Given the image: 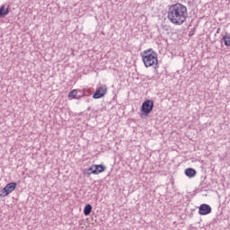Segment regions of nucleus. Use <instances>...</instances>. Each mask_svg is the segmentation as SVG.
Masks as SVG:
<instances>
[{
	"instance_id": "423d86ee",
	"label": "nucleus",
	"mask_w": 230,
	"mask_h": 230,
	"mask_svg": "<svg viewBox=\"0 0 230 230\" xmlns=\"http://www.w3.org/2000/svg\"><path fill=\"white\" fill-rule=\"evenodd\" d=\"M211 211H212L211 206L208 204H201L199 208V213L203 216L209 215Z\"/></svg>"
},
{
	"instance_id": "ddd939ff",
	"label": "nucleus",
	"mask_w": 230,
	"mask_h": 230,
	"mask_svg": "<svg viewBox=\"0 0 230 230\" xmlns=\"http://www.w3.org/2000/svg\"><path fill=\"white\" fill-rule=\"evenodd\" d=\"M8 192L6 190V189L4 187V189H2L0 190V199H4V197H8Z\"/></svg>"
},
{
	"instance_id": "6e6552de",
	"label": "nucleus",
	"mask_w": 230,
	"mask_h": 230,
	"mask_svg": "<svg viewBox=\"0 0 230 230\" xmlns=\"http://www.w3.org/2000/svg\"><path fill=\"white\" fill-rule=\"evenodd\" d=\"M185 175L189 177V179H192V177H195L197 175V171L193 168H187L185 170Z\"/></svg>"
},
{
	"instance_id": "f03ea898",
	"label": "nucleus",
	"mask_w": 230,
	"mask_h": 230,
	"mask_svg": "<svg viewBox=\"0 0 230 230\" xmlns=\"http://www.w3.org/2000/svg\"><path fill=\"white\" fill-rule=\"evenodd\" d=\"M141 56L145 67H152L155 66V69H157V66L159 64V60L157 59V52L154 51L152 49H148L144 50Z\"/></svg>"
},
{
	"instance_id": "4468645a",
	"label": "nucleus",
	"mask_w": 230,
	"mask_h": 230,
	"mask_svg": "<svg viewBox=\"0 0 230 230\" xmlns=\"http://www.w3.org/2000/svg\"><path fill=\"white\" fill-rule=\"evenodd\" d=\"M216 33H220V28H217V32Z\"/></svg>"
},
{
	"instance_id": "f8f14e48",
	"label": "nucleus",
	"mask_w": 230,
	"mask_h": 230,
	"mask_svg": "<svg viewBox=\"0 0 230 230\" xmlns=\"http://www.w3.org/2000/svg\"><path fill=\"white\" fill-rule=\"evenodd\" d=\"M76 94H78V92L76 90H72L68 93V98H70L71 100H76L78 98V97H76Z\"/></svg>"
},
{
	"instance_id": "1a4fd4ad",
	"label": "nucleus",
	"mask_w": 230,
	"mask_h": 230,
	"mask_svg": "<svg viewBox=\"0 0 230 230\" xmlns=\"http://www.w3.org/2000/svg\"><path fill=\"white\" fill-rule=\"evenodd\" d=\"M9 12H10V9L8 7L2 5L0 7V19H3V17H6Z\"/></svg>"
},
{
	"instance_id": "0eeeda50",
	"label": "nucleus",
	"mask_w": 230,
	"mask_h": 230,
	"mask_svg": "<svg viewBox=\"0 0 230 230\" xmlns=\"http://www.w3.org/2000/svg\"><path fill=\"white\" fill-rule=\"evenodd\" d=\"M15 188H17V183L16 182L7 183L4 187L8 195H10V193H12L13 191H15Z\"/></svg>"
},
{
	"instance_id": "20e7f679",
	"label": "nucleus",
	"mask_w": 230,
	"mask_h": 230,
	"mask_svg": "<svg viewBox=\"0 0 230 230\" xmlns=\"http://www.w3.org/2000/svg\"><path fill=\"white\" fill-rule=\"evenodd\" d=\"M141 112L144 116H148L152 111H154V101L146 100L141 106Z\"/></svg>"
},
{
	"instance_id": "7ed1b4c3",
	"label": "nucleus",
	"mask_w": 230,
	"mask_h": 230,
	"mask_svg": "<svg viewBox=\"0 0 230 230\" xmlns=\"http://www.w3.org/2000/svg\"><path fill=\"white\" fill-rule=\"evenodd\" d=\"M107 167L103 164H92L85 172L87 175H100V173H103Z\"/></svg>"
},
{
	"instance_id": "f257e3e1",
	"label": "nucleus",
	"mask_w": 230,
	"mask_h": 230,
	"mask_svg": "<svg viewBox=\"0 0 230 230\" xmlns=\"http://www.w3.org/2000/svg\"><path fill=\"white\" fill-rule=\"evenodd\" d=\"M167 19L175 26H182L188 19V7L181 3L169 5L167 10Z\"/></svg>"
},
{
	"instance_id": "9d476101",
	"label": "nucleus",
	"mask_w": 230,
	"mask_h": 230,
	"mask_svg": "<svg viewBox=\"0 0 230 230\" xmlns=\"http://www.w3.org/2000/svg\"><path fill=\"white\" fill-rule=\"evenodd\" d=\"M222 40L224 41L225 46L227 48H230V33L226 32L225 35L222 38Z\"/></svg>"
},
{
	"instance_id": "39448f33",
	"label": "nucleus",
	"mask_w": 230,
	"mask_h": 230,
	"mask_svg": "<svg viewBox=\"0 0 230 230\" xmlns=\"http://www.w3.org/2000/svg\"><path fill=\"white\" fill-rule=\"evenodd\" d=\"M105 94H107V85L103 84L96 89L93 94V100H100V98H103Z\"/></svg>"
},
{
	"instance_id": "2eb2a0df",
	"label": "nucleus",
	"mask_w": 230,
	"mask_h": 230,
	"mask_svg": "<svg viewBox=\"0 0 230 230\" xmlns=\"http://www.w3.org/2000/svg\"><path fill=\"white\" fill-rule=\"evenodd\" d=\"M189 35H190V37H191V35H193V33H192V32H190Z\"/></svg>"
},
{
	"instance_id": "9b49d317",
	"label": "nucleus",
	"mask_w": 230,
	"mask_h": 230,
	"mask_svg": "<svg viewBox=\"0 0 230 230\" xmlns=\"http://www.w3.org/2000/svg\"><path fill=\"white\" fill-rule=\"evenodd\" d=\"M93 211V206L91 204H86L84 208V217H89Z\"/></svg>"
}]
</instances>
